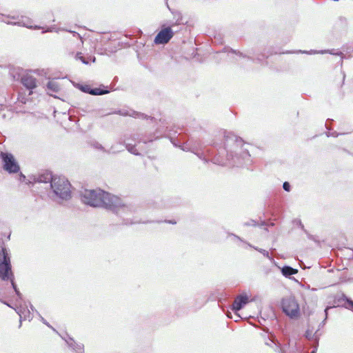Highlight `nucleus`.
I'll list each match as a JSON object with an SVG mask.
<instances>
[{
  "label": "nucleus",
  "instance_id": "14",
  "mask_svg": "<svg viewBox=\"0 0 353 353\" xmlns=\"http://www.w3.org/2000/svg\"><path fill=\"white\" fill-rule=\"evenodd\" d=\"M48 88L54 92H57L59 90V85L54 81H50L48 83Z\"/></svg>",
  "mask_w": 353,
  "mask_h": 353
},
{
  "label": "nucleus",
  "instance_id": "8",
  "mask_svg": "<svg viewBox=\"0 0 353 353\" xmlns=\"http://www.w3.org/2000/svg\"><path fill=\"white\" fill-rule=\"evenodd\" d=\"M21 83L28 89H33L37 86V81L30 74H26L21 78Z\"/></svg>",
  "mask_w": 353,
  "mask_h": 353
},
{
  "label": "nucleus",
  "instance_id": "2",
  "mask_svg": "<svg viewBox=\"0 0 353 353\" xmlns=\"http://www.w3.org/2000/svg\"><path fill=\"white\" fill-rule=\"evenodd\" d=\"M54 192L60 198L68 199L71 196V185L64 176H56L51 183Z\"/></svg>",
  "mask_w": 353,
  "mask_h": 353
},
{
  "label": "nucleus",
  "instance_id": "4",
  "mask_svg": "<svg viewBox=\"0 0 353 353\" xmlns=\"http://www.w3.org/2000/svg\"><path fill=\"white\" fill-rule=\"evenodd\" d=\"M283 312L290 319H297L300 316V307L294 296H287L281 300Z\"/></svg>",
  "mask_w": 353,
  "mask_h": 353
},
{
  "label": "nucleus",
  "instance_id": "12",
  "mask_svg": "<svg viewBox=\"0 0 353 353\" xmlns=\"http://www.w3.org/2000/svg\"><path fill=\"white\" fill-rule=\"evenodd\" d=\"M112 211H114V208L117 207L124 206L123 203L120 202V199L116 196H112Z\"/></svg>",
  "mask_w": 353,
  "mask_h": 353
},
{
  "label": "nucleus",
  "instance_id": "7",
  "mask_svg": "<svg viewBox=\"0 0 353 353\" xmlns=\"http://www.w3.org/2000/svg\"><path fill=\"white\" fill-rule=\"evenodd\" d=\"M248 303V296L245 294H241L236 296L233 305L232 309L234 311L240 310L246 303Z\"/></svg>",
  "mask_w": 353,
  "mask_h": 353
},
{
  "label": "nucleus",
  "instance_id": "15",
  "mask_svg": "<svg viewBox=\"0 0 353 353\" xmlns=\"http://www.w3.org/2000/svg\"><path fill=\"white\" fill-rule=\"evenodd\" d=\"M283 188L285 191L289 192L290 190V185L288 182H284Z\"/></svg>",
  "mask_w": 353,
  "mask_h": 353
},
{
  "label": "nucleus",
  "instance_id": "3",
  "mask_svg": "<svg viewBox=\"0 0 353 353\" xmlns=\"http://www.w3.org/2000/svg\"><path fill=\"white\" fill-rule=\"evenodd\" d=\"M13 273L11 270L10 259L5 248H2L0 252V277L2 280H10L14 288Z\"/></svg>",
  "mask_w": 353,
  "mask_h": 353
},
{
  "label": "nucleus",
  "instance_id": "5",
  "mask_svg": "<svg viewBox=\"0 0 353 353\" xmlns=\"http://www.w3.org/2000/svg\"><path fill=\"white\" fill-rule=\"evenodd\" d=\"M0 157L3 163V169L9 173H17L20 167L12 154L3 152L0 154Z\"/></svg>",
  "mask_w": 353,
  "mask_h": 353
},
{
  "label": "nucleus",
  "instance_id": "9",
  "mask_svg": "<svg viewBox=\"0 0 353 353\" xmlns=\"http://www.w3.org/2000/svg\"><path fill=\"white\" fill-rule=\"evenodd\" d=\"M81 90L83 92H85L86 93H89L92 95H101V94H107L109 92L108 90L101 89L100 88H96L92 89L90 88V85H88L82 86Z\"/></svg>",
  "mask_w": 353,
  "mask_h": 353
},
{
  "label": "nucleus",
  "instance_id": "13",
  "mask_svg": "<svg viewBox=\"0 0 353 353\" xmlns=\"http://www.w3.org/2000/svg\"><path fill=\"white\" fill-rule=\"evenodd\" d=\"M305 337L309 340H314L315 341H318V338L314 336L313 330H307L305 332Z\"/></svg>",
  "mask_w": 353,
  "mask_h": 353
},
{
  "label": "nucleus",
  "instance_id": "11",
  "mask_svg": "<svg viewBox=\"0 0 353 353\" xmlns=\"http://www.w3.org/2000/svg\"><path fill=\"white\" fill-rule=\"evenodd\" d=\"M298 272V270L289 266H284L282 268V273L285 276H289L295 274Z\"/></svg>",
  "mask_w": 353,
  "mask_h": 353
},
{
  "label": "nucleus",
  "instance_id": "10",
  "mask_svg": "<svg viewBox=\"0 0 353 353\" xmlns=\"http://www.w3.org/2000/svg\"><path fill=\"white\" fill-rule=\"evenodd\" d=\"M54 177L52 174V173L49 171H44L43 172L41 173L38 176V181L41 183H52V181L54 180Z\"/></svg>",
  "mask_w": 353,
  "mask_h": 353
},
{
  "label": "nucleus",
  "instance_id": "1",
  "mask_svg": "<svg viewBox=\"0 0 353 353\" xmlns=\"http://www.w3.org/2000/svg\"><path fill=\"white\" fill-rule=\"evenodd\" d=\"M80 195L83 203L92 207H105L110 201L109 193L101 189H85Z\"/></svg>",
  "mask_w": 353,
  "mask_h": 353
},
{
  "label": "nucleus",
  "instance_id": "16",
  "mask_svg": "<svg viewBox=\"0 0 353 353\" xmlns=\"http://www.w3.org/2000/svg\"><path fill=\"white\" fill-rule=\"evenodd\" d=\"M169 223H172V224H176V221H170Z\"/></svg>",
  "mask_w": 353,
  "mask_h": 353
},
{
  "label": "nucleus",
  "instance_id": "6",
  "mask_svg": "<svg viewBox=\"0 0 353 353\" xmlns=\"http://www.w3.org/2000/svg\"><path fill=\"white\" fill-rule=\"evenodd\" d=\"M174 32L170 27L162 28L154 38L156 44H165L173 37Z\"/></svg>",
  "mask_w": 353,
  "mask_h": 353
}]
</instances>
